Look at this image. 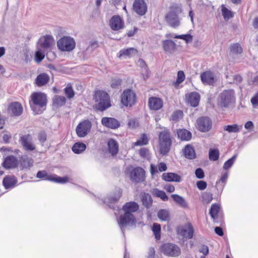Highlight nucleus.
Listing matches in <instances>:
<instances>
[{
    "instance_id": "f257e3e1",
    "label": "nucleus",
    "mask_w": 258,
    "mask_h": 258,
    "mask_svg": "<svg viewBox=\"0 0 258 258\" xmlns=\"http://www.w3.org/2000/svg\"><path fill=\"white\" fill-rule=\"evenodd\" d=\"M31 100L33 104L30 103V106L35 114L42 113L46 108V95L41 92H35L31 95Z\"/></svg>"
},
{
    "instance_id": "f03ea898",
    "label": "nucleus",
    "mask_w": 258,
    "mask_h": 258,
    "mask_svg": "<svg viewBox=\"0 0 258 258\" xmlns=\"http://www.w3.org/2000/svg\"><path fill=\"white\" fill-rule=\"evenodd\" d=\"M93 100L95 102L93 107L97 110L103 111L111 106L109 96L103 91H95Z\"/></svg>"
},
{
    "instance_id": "7ed1b4c3",
    "label": "nucleus",
    "mask_w": 258,
    "mask_h": 258,
    "mask_svg": "<svg viewBox=\"0 0 258 258\" xmlns=\"http://www.w3.org/2000/svg\"><path fill=\"white\" fill-rule=\"evenodd\" d=\"M159 142L160 154L166 155L169 152L172 143L171 134L168 129L163 127V130L159 135Z\"/></svg>"
},
{
    "instance_id": "20e7f679",
    "label": "nucleus",
    "mask_w": 258,
    "mask_h": 258,
    "mask_svg": "<svg viewBox=\"0 0 258 258\" xmlns=\"http://www.w3.org/2000/svg\"><path fill=\"white\" fill-rule=\"evenodd\" d=\"M181 12V8L177 5L170 7L169 12L165 16L166 21L170 26L176 28L180 25L179 15Z\"/></svg>"
},
{
    "instance_id": "39448f33",
    "label": "nucleus",
    "mask_w": 258,
    "mask_h": 258,
    "mask_svg": "<svg viewBox=\"0 0 258 258\" xmlns=\"http://www.w3.org/2000/svg\"><path fill=\"white\" fill-rule=\"evenodd\" d=\"M75 39L71 37L65 36L57 41V47L62 52H70L73 50L76 47Z\"/></svg>"
},
{
    "instance_id": "423d86ee",
    "label": "nucleus",
    "mask_w": 258,
    "mask_h": 258,
    "mask_svg": "<svg viewBox=\"0 0 258 258\" xmlns=\"http://www.w3.org/2000/svg\"><path fill=\"white\" fill-rule=\"evenodd\" d=\"M136 102L135 92L131 89H127L123 91L121 95V104L125 107H132Z\"/></svg>"
},
{
    "instance_id": "0eeeda50",
    "label": "nucleus",
    "mask_w": 258,
    "mask_h": 258,
    "mask_svg": "<svg viewBox=\"0 0 258 258\" xmlns=\"http://www.w3.org/2000/svg\"><path fill=\"white\" fill-rule=\"evenodd\" d=\"M235 101L234 92L233 90H226L220 95L219 102L222 106L227 107L233 103Z\"/></svg>"
},
{
    "instance_id": "6e6552de",
    "label": "nucleus",
    "mask_w": 258,
    "mask_h": 258,
    "mask_svg": "<svg viewBox=\"0 0 258 258\" xmlns=\"http://www.w3.org/2000/svg\"><path fill=\"white\" fill-rule=\"evenodd\" d=\"M161 252L165 255L176 257L180 253V249L177 245L171 243H166L160 247Z\"/></svg>"
},
{
    "instance_id": "1a4fd4ad",
    "label": "nucleus",
    "mask_w": 258,
    "mask_h": 258,
    "mask_svg": "<svg viewBox=\"0 0 258 258\" xmlns=\"http://www.w3.org/2000/svg\"><path fill=\"white\" fill-rule=\"evenodd\" d=\"M36 177L43 180L51 181L57 183H64L68 181V178L67 177H61L56 175L48 174L45 170L38 171Z\"/></svg>"
},
{
    "instance_id": "9d476101",
    "label": "nucleus",
    "mask_w": 258,
    "mask_h": 258,
    "mask_svg": "<svg viewBox=\"0 0 258 258\" xmlns=\"http://www.w3.org/2000/svg\"><path fill=\"white\" fill-rule=\"evenodd\" d=\"M118 224L121 229L127 226L135 227L136 224V219L133 214L124 212L123 215H121L119 217Z\"/></svg>"
},
{
    "instance_id": "9b49d317",
    "label": "nucleus",
    "mask_w": 258,
    "mask_h": 258,
    "mask_svg": "<svg viewBox=\"0 0 258 258\" xmlns=\"http://www.w3.org/2000/svg\"><path fill=\"white\" fill-rule=\"evenodd\" d=\"M176 232L182 238L191 239L193 237L194 228L190 223H187L177 227Z\"/></svg>"
},
{
    "instance_id": "f8f14e48",
    "label": "nucleus",
    "mask_w": 258,
    "mask_h": 258,
    "mask_svg": "<svg viewBox=\"0 0 258 258\" xmlns=\"http://www.w3.org/2000/svg\"><path fill=\"white\" fill-rule=\"evenodd\" d=\"M91 126L92 123L89 120H85L82 121L76 127L77 136L80 138L85 137L90 132Z\"/></svg>"
},
{
    "instance_id": "ddd939ff",
    "label": "nucleus",
    "mask_w": 258,
    "mask_h": 258,
    "mask_svg": "<svg viewBox=\"0 0 258 258\" xmlns=\"http://www.w3.org/2000/svg\"><path fill=\"white\" fill-rule=\"evenodd\" d=\"M197 127L202 132L209 131L212 125L211 120L208 117H202L197 120Z\"/></svg>"
},
{
    "instance_id": "4468645a",
    "label": "nucleus",
    "mask_w": 258,
    "mask_h": 258,
    "mask_svg": "<svg viewBox=\"0 0 258 258\" xmlns=\"http://www.w3.org/2000/svg\"><path fill=\"white\" fill-rule=\"evenodd\" d=\"M145 172L140 167L134 168L131 173V179L136 182H140L144 180Z\"/></svg>"
},
{
    "instance_id": "2eb2a0df",
    "label": "nucleus",
    "mask_w": 258,
    "mask_h": 258,
    "mask_svg": "<svg viewBox=\"0 0 258 258\" xmlns=\"http://www.w3.org/2000/svg\"><path fill=\"white\" fill-rule=\"evenodd\" d=\"M20 141L24 148L27 151H33L35 149V146L33 143L32 138L29 134L22 136Z\"/></svg>"
},
{
    "instance_id": "dca6fc26",
    "label": "nucleus",
    "mask_w": 258,
    "mask_h": 258,
    "mask_svg": "<svg viewBox=\"0 0 258 258\" xmlns=\"http://www.w3.org/2000/svg\"><path fill=\"white\" fill-rule=\"evenodd\" d=\"M133 9L138 14L143 16L147 12V7L144 0H135L133 4Z\"/></svg>"
},
{
    "instance_id": "f3484780",
    "label": "nucleus",
    "mask_w": 258,
    "mask_h": 258,
    "mask_svg": "<svg viewBox=\"0 0 258 258\" xmlns=\"http://www.w3.org/2000/svg\"><path fill=\"white\" fill-rule=\"evenodd\" d=\"M23 107L21 104L17 102L12 103L9 106L8 111L13 116H19L23 112Z\"/></svg>"
},
{
    "instance_id": "a211bd4d",
    "label": "nucleus",
    "mask_w": 258,
    "mask_h": 258,
    "mask_svg": "<svg viewBox=\"0 0 258 258\" xmlns=\"http://www.w3.org/2000/svg\"><path fill=\"white\" fill-rule=\"evenodd\" d=\"M202 82L205 85H213L216 79L214 74L210 71H206L201 75Z\"/></svg>"
},
{
    "instance_id": "6ab92c4d",
    "label": "nucleus",
    "mask_w": 258,
    "mask_h": 258,
    "mask_svg": "<svg viewBox=\"0 0 258 258\" xmlns=\"http://www.w3.org/2000/svg\"><path fill=\"white\" fill-rule=\"evenodd\" d=\"M186 101L192 107H196L198 105L200 95L197 92H191L186 95Z\"/></svg>"
},
{
    "instance_id": "aec40b11",
    "label": "nucleus",
    "mask_w": 258,
    "mask_h": 258,
    "mask_svg": "<svg viewBox=\"0 0 258 258\" xmlns=\"http://www.w3.org/2000/svg\"><path fill=\"white\" fill-rule=\"evenodd\" d=\"M18 164V161L16 157L9 156L6 158L2 164L5 168L10 169L16 167Z\"/></svg>"
},
{
    "instance_id": "412c9836",
    "label": "nucleus",
    "mask_w": 258,
    "mask_h": 258,
    "mask_svg": "<svg viewBox=\"0 0 258 258\" xmlns=\"http://www.w3.org/2000/svg\"><path fill=\"white\" fill-rule=\"evenodd\" d=\"M149 106L150 109L157 110L163 106L162 100L157 97H151L149 99Z\"/></svg>"
},
{
    "instance_id": "4be33fe9",
    "label": "nucleus",
    "mask_w": 258,
    "mask_h": 258,
    "mask_svg": "<svg viewBox=\"0 0 258 258\" xmlns=\"http://www.w3.org/2000/svg\"><path fill=\"white\" fill-rule=\"evenodd\" d=\"M54 42V40L52 36L45 35L39 40V44L43 48H48Z\"/></svg>"
},
{
    "instance_id": "5701e85b",
    "label": "nucleus",
    "mask_w": 258,
    "mask_h": 258,
    "mask_svg": "<svg viewBox=\"0 0 258 258\" xmlns=\"http://www.w3.org/2000/svg\"><path fill=\"white\" fill-rule=\"evenodd\" d=\"M49 76L46 73H41L36 77L35 83L37 86L42 87L46 85L49 81Z\"/></svg>"
},
{
    "instance_id": "b1692460",
    "label": "nucleus",
    "mask_w": 258,
    "mask_h": 258,
    "mask_svg": "<svg viewBox=\"0 0 258 258\" xmlns=\"http://www.w3.org/2000/svg\"><path fill=\"white\" fill-rule=\"evenodd\" d=\"M138 54V50L133 47L121 49L117 55L119 58L122 56L132 57Z\"/></svg>"
},
{
    "instance_id": "393cba45",
    "label": "nucleus",
    "mask_w": 258,
    "mask_h": 258,
    "mask_svg": "<svg viewBox=\"0 0 258 258\" xmlns=\"http://www.w3.org/2000/svg\"><path fill=\"white\" fill-rule=\"evenodd\" d=\"M139 208V205L135 202L126 203L122 207V210L124 212L133 213L138 210Z\"/></svg>"
},
{
    "instance_id": "a878e982",
    "label": "nucleus",
    "mask_w": 258,
    "mask_h": 258,
    "mask_svg": "<svg viewBox=\"0 0 258 258\" xmlns=\"http://www.w3.org/2000/svg\"><path fill=\"white\" fill-rule=\"evenodd\" d=\"M162 179L167 181L180 182L181 177L179 175L174 173H164L162 176Z\"/></svg>"
},
{
    "instance_id": "bb28decb",
    "label": "nucleus",
    "mask_w": 258,
    "mask_h": 258,
    "mask_svg": "<svg viewBox=\"0 0 258 258\" xmlns=\"http://www.w3.org/2000/svg\"><path fill=\"white\" fill-rule=\"evenodd\" d=\"M20 168L21 169L28 168L32 167L33 165L34 161L31 158L27 156H23L20 160Z\"/></svg>"
},
{
    "instance_id": "cd10ccee",
    "label": "nucleus",
    "mask_w": 258,
    "mask_h": 258,
    "mask_svg": "<svg viewBox=\"0 0 258 258\" xmlns=\"http://www.w3.org/2000/svg\"><path fill=\"white\" fill-rule=\"evenodd\" d=\"M3 183L6 188H9L15 186L17 179L14 176H7L3 179Z\"/></svg>"
},
{
    "instance_id": "c85d7f7f",
    "label": "nucleus",
    "mask_w": 258,
    "mask_h": 258,
    "mask_svg": "<svg viewBox=\"0 0 258 258\" xmlns=\"http://www.w3.org/2000/svg\"><path fill=\"white\" fill-rule=\"evenodd\" d=\"M164 50L170 53H172L176 49V44L172 40H167L163 42Z\"/></svg>"
},
{
    "instance_id": "c756f323",
    "label": "nucleus",
    "mask_w": 258,
    "mask_h": 258,
    "mask_svg": "<svg viewBox=\"0 0 258 258\" xmlns=\"http://www.w3.org/2000/svg\"><path fill=\"white\" fill-rule=\"evenodd\" d=\"M66 102V99L64 96L55 95L52 99L53 106L56 108L64 105Z\"/></svg>"
},
{
    "instance_id": "7c9ffc66",
    "label": "nucleus",
    "mask_w": 258,
    "mask_h": 258,
    "mask_svg": "<svg viewBox=\"0 0 258 258\" xmlns=\"http://www.w3.org/2000/svg\"><path fill=\"white\" fill-rule=\"evenodd\" d=\"M184 154L185 157L189 159H195L196 156L194 148L190 145H187L184 147Z\"/></svg>"
},
{
    "instance_id": "2f4dec72",
    "label": "nucleus",
    "mask_w": 258,
    "mask_h": 258,
    "mask_svg": "<svg viewBox=\"0 0 258 258\" xmlns=\"http://www.w3.org/2000/svg\"><path fill=\"white\" fill-rule=\"evenodd\" d=\"M141 200L143 205L147 208H150L153 203V200L151 195L149 194L143 193L141 194Z\"/></svg>"
},
{
    "instance_id": "473e14b6",
    "label": "nucleus",
    "mask_w": 258,
    "mask_h": 258,
    "mask_svg": "<svg viewBox=\"0 0 258 258\" xmlns=\"http://www.w3.org/2000/svg\"><path fill=\"white\" fill-rule=\"evenodd\" d=\"M124 27L123 19L118 15L114 16V31L122 29Z\"/></svg>"
},
{
    "instance_id": "72a5a7b5",
    "label": "nucleus",
    "mask_w": 258,
    "mask_h": 258,
    "mask_svg": "<svg viewBox=\"0 0 258 258\" xmlns=\"http://www.w3.org/2000/svg\"><path fill=\"white\" fill-rule=\"evenodd\" d=\"M171 197L173 198L174 202L180 207L184 208L188 207V204L183 197L176 194L172 195Z\"/></svg>"
},
{
    "instance_id": "f704fd0d",
    "label": "nucleus",
    "mask_w": 258,
    "mask_h": 258,
    "mask_svg": "<svg viewBox=\"0 0 258 258\" xmlns=\"http://www.w3.org/2000/svg\"><path fill=\"white\" fill-rule=\"evenodd\" d=\"M177 136L182 141H188L191 138V134L185 129L179 130L177 132Z\"/></svg>"
},
{
    "instance_id": "c9c22d12",
    "label": "nucleus",
    "mask_w": 258,
    "mask_h": 258,
    "mask_svg": "<svg viewBox=\"0 0 258 258\" xmlns=\"http://www.w3.org/2000/svg\"><path fill=\"white\" fill-rule=\"evenodd\" d=\"M86 148V146L83 143H76L72 147V151L76 154H80L84 152Z\"/></svg>"
},
{
    "instance_id": "e433bc0d",
    "label": "nucleus",
    "mask_w": 258,
    "mask_h": 258,
    "mask_svg": "<svg viewBox=\"0 0 258 258\" xmlns=\"http://www.w3.org/2000/svg\"><path fill=\"white\" fill-rule=\"evenodd\" d=\"M158 217L162 221H168L170 220V215L169 212L164 209L160 210L157 214Z\"/></svg>"
},
{
    "instance_id": "4c0bfd02",
    "label": "nucleus",
    "mask_w": 258,
    "mask_h": 258,
    "mask_svg": "<svg viewBox=\"0 0 258 258\" xmlns=\"http://www.w3.org/2000/svg\"><path fill=\"white\" fill-rule=\"evenodd\" d=\"M220 209V207L218 204H214L211 206L209 213L212 219H215L217 218Z\"/></svg>"
},
{
    "instance_id": "58836bf2",
    "label": "nucleus",
    "mask_w": 258,
    "mask_h": 258,
    "mask_svg": "<svg viewBox=\"0 0 258 258\" xmlns=\"http://www.w3.org/2000/svg\"><path fill=\"white\" fill-rule=\"evenodd\" d=\"M152 194L154 196L161 198L164 201H167L168 199L165 192L163 190H160L157 188L153 190Z\"/></svg>"
},
{
    "instance_id": "ea45409f",
    "label": "nucleus",
    "mask_w": 258,
    "mask_h": 258,
    "mask_svg": "<svg viewBox=\"0 0 258 258\" xmlns=\"http://www.w3.org/2000/svg\"><path fill=\"white\" fill-rule=\"evenodd\" d=\"M242 51V48L239 43L233 44L230 46V51L233 54H241Z\"/></svg>"
},
{
    "instance_id": "a19ab883",
    "label": "nucleus",
    "mask_w": 258,
    "mask_h": 258,
    "mask_svg": "<svg viewBox=\"0 0 258 258\" xmlns=\"http://www.w3.org/2000/svg\"><path fill=\"white\" fill-rule=\"evenodd\" d=\"M149 140L146 135L142 134L139 139L134 143L135 146H143L148 144Z\"/></svg>"
},
{
    "instance_id": "79ce46f5",
    "label": "nucleus",
    "mask_w": 258,
    "mask_h": 258,
    "mask_svg": "<svg viewBox=\"0 0 258 258\" xmlns=\"http://www.w3.org/2000/svg\"><path fill=\"white\" fill-rule=\"evenodd\" d=\"M224 130L227 131L229 133H237L239 131L240 128L239 126L236 124H232V125H225L223 127Z\"/></svg>"
},
{
    "instance_id": "37998d69",
    "label": "nucleus",
    "mask_w": 258,
    "mask_h": 258,
    "mask_svg": "<svg viewBox=\"0 0 258 258\" xmlns=\"http://www.w3.org/2000/svg\"><path fill=\"white\" fill-rule=\"evenodd\" d=\"M101 123L103 125L111 128H113V118L104 117L101 119Z\"/></svg>"
},
{
    "instance_id": "c03bdc74",
    "label": "nucleus",
    "mask_w": 258,
    "mask_h": 258,
    "mask_svg": "<svg viewBox=\"0 0 258 258\" xmlns=\"http://www.w3.org/2000/svg\"><path fill=\"white\" fill-rule=\"evenodd\" d=\"M219 157V151L218 149H210L209 159L211 160L216 161Z\"/></svg>"
},
{
    "instance_id": "a18cd8bd",
    "label": "nucleus",
    "mask_w": 258,
    "mask_h": 258,
    "mask_svg": "<svg viewBox=\"0 0 258 258\" xmlns=\"http://www.w3.org/2000/svg\"><path fill=\"white\" fill-rule=\"evenodd\" d=\"M140 156L144 159L149 160L151 158L149 150L146 148H142L139 150Z\"/></svg>"
},
{
    "instance_id": "49530a36",
    "label": "nucleus",
    "mask_w": 258,
    "mask_h": 258,
    "mask_svg": "<svg viewBox=\"0 0 258 258\" xmlns=\"http://www.w3.org/2000/svg\"><path fill=\"white\" fill-rule=\"evenodd\" d=\"M66 95L69 99H72L75 95V92L70 85H68L64 89Z\"/></svg>"
},
{
    "instance_id": "de8ad7c7",
    "label": "nucleus",
    "mask_w": 258,
    "mask_h": 258,
    "mask_svg": "<svg viewBox=\"0 0 258 258\" xmlns=\"http://www.w3.org/2000/svg\"><path fill=\"white\" fill-rule=\"evenodd\" d=\"M152 230L154 232L155 238L157 239H159L160 238V225L158 224L154 223L153 225Z\"/></svg>"
},
{
    "instance_id": "09e8293b",
    "label": "nucleus",
    "mask_w": 258,
    "mask_h": 258,
    "mask_svg": "<svg viewBox=\"0 0 258 258\" xmlns=\"http://www.w3.org/2000/svg\"><path fill=\"white\" fill-rule=\"evenodd\" d=\"M236 157L237 155L235 154L232 158H231L226 162H225L223 165V169L225 170H227L229 169L233 164Z\"/></svg>"
},
{
    "instance_id": "8fccbe9b",
    "label": "nucleus",
    "mask_w": 258,
    "mask_h": 258,
    "mask_svg": "<svg viewBox=\"0 0 258 258\" xmlns=\"http://www.w3.org/2000/svg\"><path fill=\"white\" fill-rule=\"evenodd\" d=\"M183 116V112L180 110H177L173 112L171 116V120L173 121L176 122L180 119L182 118Z\"/></svg>"
},
{
    "instance_id": "3c124183",
    "label": "nucleus",
    "mask_w": 258,
    "mask_h": 258,
    "mask_svg": "<svg viewBox=\"0 0 258 258\" xmlns=\"http://www.w3.org/2000/svg\"><path fill=\"white\" fill-rule=\"evenodd\" d=\"M222 13L226 20H228L233 17L232 13L225 7H222Z\"/></svg>"
},
{
    "instance_id": "603ef678",
    "label": "nucleus",
    "mask_w": 258,
    "mask_h": 258,
    "mask_svg": "<svg viewBox=\"0 0 258 258\" xmlns=\"http://www.w3.org/2000/svg\"><path fill=\"white\" fill-rule=\"evenodd\" d=\"M44 52L41 50H38L35 53V60L37 62H40L44 59Z\"/></svg>"
},
{
    "instance_id": "864d4df0",
    "label": "nucleus",
    "mask_w": 258,
    "mask_h": 258,
    "mask_svg": "<svg viewBox=\"0 0 258 258\" xmlns=\"http://www.w3.org/2000/svg\"><path fill=\"white\" fill-rule=\"evenodd\" d=\"M174 37L175 38L183 39L185 40L187 43L191 41L192 40V37L190 34L175 35L174 36Z\"/></svg>"
},
{
    "instance_id": "5fc2aeb1",
    "label": "nucleus",
    "mask_w": 258,
    "mask_h": 258,
    "mask_svg": "<svg viewBox=\"0 0 258 258\" xmlns=\"http://www.w3.org/2000/svg\"><path fill=\"white\" fill-rule=\"evenodd\" d=\"M47 135L46 133L44 131H41L38 134V139L42 146L43 145L44 143L46 141Z\"/></svg>"
},
{
    "instance_id": "6e6d98bb",
    "label": "nucleus",
    "mask_w": 258,
    "mask_h": 258,
    "mask_svg": "<svg viewBox=\"0 0 258 258\" xmlns=\"http://www.w3.org/2000/svg\"><path fill=\"white\" fill-rule=\"evenodd\" d=\"M202 198L207 203H210L213 199L212 195L210 192H207L203 194Z\"/></svg>"
},
{
    "instance_id": "4d7b16f0",
    "label": "nucleus",
    "mask_w": 258,
    "mask_h": 258,
    "mask_svg": "<svg viewBox=\"0 0 258 258\" xmlns=\"http://www.w3.org/2000/svg\"><path fill=\"white\" fill-rule=\"evenodd\" d=\"M185 79V75L183 71H179L177 73V79L176 83L180 84L182 83Z\"/></svg>"
},
{
    "instance_id": "13d9d810",
    "label": "nucleus",
    "mask_w": 258,
    "mask_h": 258,
    "mask_svg": "<svg viewBox=\"0 0 258 258\" xmlns=\"http://www.w3.org/2000/svg\"><path fill=\"white\" fill-rule=\"evenodd\" d=\"M195 174L198 178L202 179L205 176L204 172L202 168H199L195 171Z\"/></svg>"
},
{
    "instance_id": "bf43d9fd",
    "label": "nucleus",
    "mask_w": 258,
    "mask_h": 258,
    "mask_svg": "<svg viewBox=\"0 0 258 258\" xmlns=\"http://www.w3.org/2000/svg\"><path fill=\"white\" fill-rule=\"evenodd\" d=\"M251 102L253 107H258V92L251 99Z\"/></svg>"
},
{
    "instance_id": "052dcab7",
    "label": "nucleus",
    "mask_w": 258,
    "mask_h": 258,
    "mask_svg": "<svg viewBox=\"0 0 258 258\" xmlns=\"http://www.w3.org/2000/svg\"><path fill=\"white\" fill-rule=\"evenodd\" d=\"M197 185L199 189L204 190L206 188L207 184L206 181L200 180L197 182Z\"/></svg>"
},
{
    "instance_id": "680f3d73",
    "label": "nucleus",
    "mask_w": 258,
    "mask_h": 258,
    "mask_svg": "<svg viewBox=\"0 0 258 258\" xmlns=\"http://www.w3.org/2000/svg\"><path fill=\"white\" fill-rule=\"evenodd\" d=\"M231 77H232V79H229V80H227L229 83H234V80L238 82H240L242 81L241 77L239 75L231 76Z\"/></svg>"
},
{
    "instance_id": "e2e57ef3",
    "label": "nucleus",
    "mask_w": 258,
    "mask_h": 258,
    "mask_svg": "<svg viewBox=\"0 0 258 258\" xmlns=\"http://www.w3.org/2000/svg\"><path fill=\"white\" fill-rule=\"evenodd\" d=\"M122 195V190L120 188L116 189L115 195H114V202L117 201L121 197Z\"/></svg>"
},
{
    "instance_id": "0e129e2a",
    "label": "nucleus",
    "mask_w": 258,
    "mask_h": 258,
    "mask_svg": "<svg viewBox=\"0 0 258 258\" xmlns=\"http://www.w3.org/2000/svg\"><path fill=\"white\" fill-rule=\"evenodd\" d=\"M167 166L165 163L160 162L158 165V169L159 172H163L167 170Z\"/></svg>"
},
{
    "instance_id": "69168bd1",
    "label": "nucleus",
    "mask_w": 258,
    "mask_h": 258,
    "mask_svg": "<svg viewBox=\"0 0 258 258\" xmlns=\"http://www.w3.org/2000/svg\"><path fill=\"white\" fill-rule=\"evenodd\" d=\"M199 252L203 253L204 256L206 255L209 253V248L206 245H202L199 249Z\"/></svg>"
},
{
    "instance_id": "338daca9",
    "label": "nucleus",
    "mask_w": 258,
    "mask_h": 258,
    "mask_svg": "<svg viewBox=\"0 0 258 258\" xmlns=\"http://www.w3.org/2000/svg\"><path fill=\"white\" fill-rule=\"evenodd\" d=\"M128 125L130 128H136L138 125V123L135 119H130L128 123Z\"/></svg>"
},
{
    "instance_id": "774afa93",
    "label": "nucleus",
    "mask_w": 258,
    "mask_h": 258,
    "mask_svg": "<svg viewBox=\"0 0 258 258\" xmlns=\"http://www.w3.org/2000/svg\"><path fill=\"white\" fill-rule=\"evenodd\" d=\"M112 198H106L104 199L103 203L107 205L110 208H112Z\"/></svg>"
}]
</instances>
